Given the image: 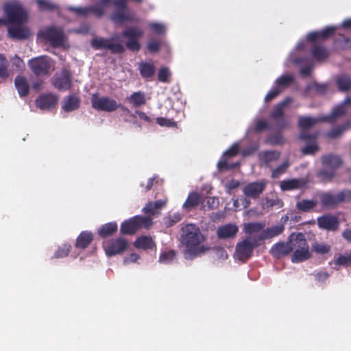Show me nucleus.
Returning <instances> with one entry per match:
<instances>
[{
  "instance_id": "obj_1",
  "label": "nucleus",
  "mask_w": 351,
  "mask_h": 351,
  "mask_svg": "<svg viewBox=\"0 0 351 351\" xmlns=\"http://www.w3.org/2000/svg\"><path fill=\"white\" fill-rule=\"evenodd\" d=\"M182 230L181 242L186 247L184 252L185 256L189 254L195 256L209 249L208 247L200 245L205 238L199 228L195 225L186 224Z\"/></svg>"
},
{
  "instance_id": "obj_2",
  "label": "nucleus",
  "mask_w": 351,
  "mask_h": 351,
  "mask_svg": "<svg viewBox=\"0 0 351 351\" xmlns=\"http://www.w3.org/2000/svg\"><path fill=\"white\" fill-rule=\"evenodd\" d=\"M291 241L293 247L291 256L292 263H301L311 257L309 246L304 234L302 232L292 233Z\"/></svg>"
},
{
  "instance_id": "obj_3",
  "label": "nucleus",
  "mask_w": 351,
  "mask_h": 351,
  "mask_svg": "<svg viewBox=\"0 0 351 351\" xmlns=\"http://www.w3.org/2000/svg\"><path fill=\"white\" fill-rule=\"evenodd\" d=\"M38 38L45 43H48L53 47H64L66 37L62 27L57 26H47L40 29L38 33Z\"/></svg>"
},
{
  "instance_id": "obj_4",
  "label": "nucleus",
  "mask_w": 351,
  "mask_h": 351,
  "mask_svg": "<svg viewBox=\"0 0 351 351\" xmlns=\"http://www.w3.org/2000/svg\"><path fill=\"white\" fill-rule=\"evenodd\" d=\"M256 235L247 236L243 241L237 243L235 249V256L239 261L246 262L254 253V250L261 245Z\"/></svg>"
},
{
  "instance_id": "obj_5",
  "label": "nucleus",
  "mask_w": 351,
  "mask_h": 351,
  "mask_svg": "<svg viewBox=\"0 0 351 351\" xmlns=\"http://www.w3.org/2000/svg\"><path fill=\"white\" fill-rule=\"evenodd\" d=\"M92 107L98 111L114 112L120 108L123 111L130 113V110L125 106L118 104L117 101L110 97H99L97 94H93L90 99Z\"/></svg>"
},
{
  "instance_id": "obj_6",
  "label": "nucleus",
  "mask_w": 351,
  "mask_h": 351,
  "mask_svg": "<svg viewBox=\"0 0 351 351\" xmlns=\"http://www.w3.org/2000/svg\"><path fill=\"white\" fill-rule=\"evenodd\" d=\"M152 223L150 217L136 215L124 221L121 225L120 232L122 234H133L142 228L148 229Z\"/></svg>"
},
{
  "instance_id": "obj_7",
  "label": "nucleus",
  "mask_w": 351,
  "mask_h": 351,
  "mask_svg": "<svg viewBox=\"0 0 351 351\" xmlns=\"http://www.w3.org/2000/svg\"><path fill=\"white\" fill-rule=\"evenodd\" d=\"M4 12L8 22L18 25L23 24L27 19V14L23 5L19 2H12L4 5Z\"/></svg>"
},
{
  "instance_id": "obj_8",
  "label": "nucleus",
  "mask_w": 351,
  "mask_h": 351,
  "mask_svg": "<svg viewBox=\"0 0 351 351\" xmlns=\"http://www.w3.org/2000/svg\"><path fill=\"white\" fill-rule=\"evenodd\" d=\"M143 35V31L136 27H130L122 32V36L128 39L126 47L133 51H140L141 45L138 41Z\"/></svg>"
},
{
  "instance_id": "obj_9",
  "label": "nucleus",
  "mask_w": 351,
  "mask_h": 351,
  "mask_svg": "<svg viewBox=\"0 0 351 351\" xmlns=\"http://www.w3.org/2000/svg\"><path fill=\"white\" fill-rule=\"evenodd\" d=\"M321 120L322 119L311 117H300L298 119V126L301 129L300 138L302 141L316 139L318 134H309L307 130Z\"/></svg>"
},
{
  "instance_id": "obj_10",
  "label": "nucleus",
  "mask_w": 351,
  "mask_h": 351,
  "mask_svg": "<svg viewBox=\"0 0 351 351\" xmlns=\"http://www.w3.org/2000/svg\"><path fill=\"white\" fill-rule=\"evenodd\" d=\"M128 241L122 237L110 239L104 244L106 254L112 256L123 253L128 247Z\"/></svg>"
},
{
  "instance_id": "obj_11",
  "label": "nucleus",
  "mask_w": 351,
  "mask_h": 351,
  "mask_svg": "<svg viewBox=\"0 0 351 351\" xmlns=\"http://www.w3.org/2000/svg\"><path fill=\"white\" fill-rule=\"evenodd\" d=\"M28 65L31 71L37 76L49 73L51 64L47 56H38L30 59Z\"/></svg>"
},
{
  "instance_id": "obj_12",
  "label": "nucleus",
  "mask_w": 351,
  "mask_h": 351,
  "mask_svg": "<svg viewBox=\"0 0 351 351\" xmlns=\"http://www.w3.org/2000/svg\"><path fill=\"white\" fill-rule=\"evenodd\" d=\"M239 152V146L235 143L232 145L223 155V157L217 163V169L219 171L233 169L239 166V162L231 163L228 162V158L237 156Z\"/></svg>"
},
{
  "instance_id": "obj_13",
  "label": "nucleus",
  "mask_w": 351,
  "mask_h": 351,
  "mask_svg": "<svg viewBox=\"0 0 351 351\" xmlns=\"http://www.w3.org/2000/svg\"><path fill=\"white\" fill-rule=\"evenodd\" d=\"M53 85L59 90H66L72 86V74L68 69H63L53 78Z\"/></svg>"
},
{
  "instance_id": "obj_14",
  "label": "nucleus",
  "mask_w": 351,
  "mask_h": 351,
  "mask_svg": "<svg viewBox=\"0 0 351 351\" xmlns=\"http://www.w3.org/2000/svg\"><path fill=\"white\" fill-rule=\"evenodd\" d=\"M291 98L287 97L280 104L275 106L272 112L271 113V118L275 121L276 125L280 129L286 128L289 123L284 119V107L291 102Z\"/></svg>"
},
{
  "instance_id": "obj_15",
  "label": "nucleus",
  "mask_w": 351,
  "mask_h": 351,
  "mask_svg": "<svg viewBox=\"0 0 351 351\" xmlns=\"http://www.w3.org/2000/svg\"><path fill=\"white\" fill-rule=\"evenodd\" d=\"M266 185L264 180L250 182L244 186L243 193L247 197L256 199L265 190Z\"/></svg>"
},
{
  "instance_id": "obj_16",
  "label": "nucleus",
  "mask_w": 351,
  "mask_h": 351,
  "mask_svg": "<svg viewBox=\"0 0 351 351\" xmlns=\"http://www.w3.org/2000/svg\"><path fill=\"white\" fill-rule=\"evenodd\" d=\"M317 226L323 230L335 231L339 228V221L335 215L327 214L317 218Z\"/></svg>"
},
{
  "instance_id": "obj_17",
  "label": "nucleus",
  "mask_w": 351,
  "mask_h": 351,
  "mask_svg": "<svg viewBox=\"0 0 351 351\" xmlns=\"http://www.w3.org/2000/svg\"><path fill=\"white\" fill-rule=\"evenodd\" d=\"M291 252H293V247L291 241V235L289 237V241L287 242L277 243L271 247L270 250L271 255L276 258L284 257Z\"/></svg>"
},
{
  "instance_id": "obj_18",
  "label": "nucleus",
  "mask_w": 351,
  "mask_h": 351,
  "mask_svg": "<svg viewBox=\"0 0 351 351\" xmlns=\"http://www.w3.org/2000/svg\"><path fill=\"white\" fill-rule=\"evenodd\" d=\"M336 28L334 27H326L321 31H314L307 35V40L313 43L317 40H324L331 37L335 32Z\"/></svg>"
},
{
  "instance_id": "obj_19",
  "label": "nucleus",
  "mask_w": 351,
  "mask_h": 351,
  "mask_svg": "<svg viewBox=\"0 0 351 351\" xmlns=\"http://www.w3.org/2000/svg\"><path fill=\"white\" fill-rule=\"evenodd\" d=\"M284 230L285 226L283 224H278L271 227L267 228L256 236L258 238V239L261 243L263 241L269 239L280 235L283 232Z\"/></svg>"
},
{
  "instance_id": "obj_20",
  "label": "nucleus",
  "mask_w": 351,
  "mask_h": 351,
  "mask_svg": "<svg viewBox=\"0 0 351 351\" xmlns=\"http://www.w3.org/2000/svg\"><path fill=\"white\" fill-rule=\"evenodd\" d=\"M57 97L52 94L40 95L36 100V106L40 109H49L57 104Z\"/></svg>"
},
{
  "instance_id": "obj_21",
  "label": "nucleus",
  "mask_w": 351,
  "mask_h": 351,
  "mask_svg": "<svg viewBox=\"0 0 351 351\" xmlns=\"http://www.w3.org/2000/svg\"><path fill=\"white\" fill-rule=\"evenodd\" d=\"M322 164L324 167H330L337 170L343 164L341 158L335 154H326L322 157Z\"/></svg>"
},
{
  "instance_id": "obj_22",
  "label": "nucleus",
  "mask_w": 351,
  "mask_h": 351,
  "mask_svg": "<svg viewBox=\"0 0 351 351\" xmlns=\"http://www.w3.org/2000/svg\"><path fill=\"white\" fill-rule=\"evenodd\" d=\"M14 86L21 97H24L29 95V84L25 76H16L14 78Z\"/></svg>"
},
{
  "instance_id": "obj_23",
  "label": "nucleus",
  "mask_w": 351,
  "mask_h": 351,
  "mask_svg": "<svg viewBox=\"0 0 351 351\" xmlns=\"http://www.w3.org/2000/svg\"><path fill=\"white\" fill-rule=\"evenodd\" d=\"M239 231L236 225L228 223L218 228L217 234L219 239H226L233 238Z\"/></svg>"
},
{
  "instance_id": "obj_24",
  "label": "nucleus",
  "mask_w": 351,
  "mask_h": 351,
  "mask_svg": "<svg viewBox=\"0 0 351 351\" xmlns=\"http://www.w3.org/2000/svg\"><path fill=\"white\" fill-rule=\"evenodd\" d=\"M138 71L141 77L144 79H152L156 73V66L154 62L142 61L138 64Z\"/></svg>"
},
{
  "instance_id": "obj_25",
  "label": "nucleus",
  "mask_w": 351,
  "mask_h": 351,
  "mask_svg": "<svg viewBox=\"0 0 351 351\" xmlns=\"http://www.w3.org/2000/svg\"><path fill=\"white\" fill-rule=\"evenodd\" d=\"M110 16V19L115 24H121L125 21H133L134 18L130 14L128 8H117Z\"/></svg>"
},
{
  "instance_id": "obj_26",
  "label": "nucleus",
  "mask_w": 351,
  "mask_h": 351,
  "mask_svg": "<svg viewBox=\"0 0 351 351\" xmlns=\"http://www.w3.org/2000/svg\"><path fill=\"white\" fill-rule=\"evenodd\" d=\"M94 239V234L90 231H82L76 239L75 247L84 250L88 247Z\"/></svg>"
},
{
  "instance_id": "obj_27",
  "label": "nucleus",
  "mask_w": 351,
  "mask_h": 351,
  "mask_svg": "<svg viewBox=\"0 0 351 351\" xmlns=\"http://www.w3.org/2000/svg\"><path fill=\"white\" fill-rule=\"evenodd\" d=\"M80 106V99L75 95H70L64 98L62 108L64 111L69 112L77 110Z\"/></svg>"
},
{
  "instance_id": "obj_28",
  "label": "nucleus",
  "mask_w": 351,
  "mask_h": 351,
  "mask_svg": "<svg viewBox=\"0 0 351 351\" xmlns=\"http://www.w3.org/2000/svg\"><path fill=\"white\" fill-rule=\"evenodd\" d=\"M321 203L326 208H335L339 204L337 194L326 192L320 195Z\"/></svg>"
},
{
  "instance_id": "obj_29",
  "label": "nucleus",
  "mask_w": 351,
  "mask_h": 351,
  "mask_svg": "<svg viewBox=\"0 0 351 351\" xmlns=\"http://www.w3.org/2000/svg\"><path fill=\"white\" fill-rule=\"evenodd\" d=\"M8 34L10 38L16 40H23L27 38L30 35V32L27 27L20 26H10L8 29Z\"/></svg>"
},
{
  "instance_id": "obj_30",
  "label": "nucleus",
  "mask_w": 351,
  "mask_h": 351,
  "mask_svg": "<svg viewBox=\"0 0 351 351\" xmlns=\"http://www.w3.org/2000/svg\"><path fill=\"white\" fill-rule=\"evenodd\" d=\"M306 182L303 179L293 178L285 180L280 182V189L282 191H291L304 186Z\"/></svg>"
},
{
  "instance_id": "obj_31",
  "label": "nucleus",
  "mask_w": 351,
  "mask_h": 351,
  "mask_svg": "<svg viewBox=\"0 0 351 351\" xmlns=\"http://www.w3.org/2000/svg\"><path fill=\"white\" fill-rule=\"evenodd\" d=\"M203 202L204 199L198 193L192 192L188 195L183 204V208L186 210H191L197 206L200 203L202 204Z\"/></svg>"
},
{
  "instance_id": "obj_32",
  "label": "nucleus",
  "mask_w": 351,
  "mask_h": 351,
  "mask_svg": "<svg viewBox=\"0 0 351 351\" xmlns=\"http://www.w3.org/2000/svg\"><path fill=\"white\" fill-rule=\"evenodd\" d=\"M134 245L138 249L153 250L156 245L152 238L149 236H141L136 239Z\"/></svg>"
},
{
  "instance_id": "obj_33",
  "label": "nucleus",
  "mask_w": 351,
  "mask_h": 351,
  "mask_svg": "<svg viewBox=\"0 0 351 351\" xmlns=\"http://www.w3.org/2000/svg\"><path fill=\"white\" fill-rule=\"evenodd\" d=\"M317 206V201L315 199H302L296 202L295 208L302 213L312 211Z\"/></svg>"
},
{
  "instance_id": "obj_34",
  "label": "nucleus",
  "mask_w": 351,
  "mask_h": 351,
  "mask_svg": "<svg viewBox=\"0 0 351 351\" xmlns=\"http://www.w3.org/2000/svg\"><path fill=\"white\" fill-rule=\"evenodd\" d=\"M330 265L336 270H338L341 266L347 267L348 265H351L350 254L348 256L341 254H336L333 260L330 262Z\"/></svg>"
},
{
  "instance_id": "obj_35",
  "label": "nucleus",
  "mask_w": 351,
  "mask_h": 351,
  "mask_svg": "<svg viewBox=\"0 0 351 351\" xmlns=\"http://www.w3.org/2000/svg\"><path fill=\"white\" fill-rule=\"evenodd\" d=\"M336 85L340 92H347L351 89V76L340 75L336 78Z\"/></svg>"
},
{
  "instance_id": "obj_36",
  "label": "nucleus",
  "mask_w": 351,
  "mask_h": 351,
  "mask_svg": "<svg viewBox=\"0 0 351 351\" xmlns=\"http://www.w3.org/2000/svg\"><path fill=\"white\" fill-rule=\"evenodd\" d=\"M118 229L116 222H109L104 224L98 230L99 235L102 238H106L113 234Z\"/></svg>"
},
{
  "instance_id": "obj_37",
  "label": "nucleus",
  "mask_w": 351,
  "mask_h": 351,
  "mask_svg": "<svg viewBox=\"0 0 351 351\" xmlns=\"http://www.w3.org/2000/svg\"><path fill=\"white\" fill-rule=\"evenodd\" d=\"M346 110L343 104L335 107L330 115L322 118V121L326 122H332L337 119L342 117L346 114Z\"/></svg>"
},
{
  "instance_id": "obj_38",
  "label": "nucleus",
  "mask_w": 351,
  "mask_h": 351,
  "mask_svg": "<svg viewBox=\"0 0 351 351\" xmlns=\"http://www.w3.org/2000/svg\"><path fill=\"white\" fill-rule=\"evenodd\" d=\"M127 99L134 107L141 106L146 103L145 95L141 91L133 93Z\"/></svg>"
},
{
  "instance_id": "obj_39",
  "label": "nucleus",
  "mask_w": 351,
  "mask_h": 351,
  "mask_svg": "<svg viewBox=\"0 0 351 351\" xmlns=\"http://www.w3.org/2000/svg\"><path fill=\"white\" fill-rule=\"evenodd\" d=\"M350 128H351V121H347L344 123L331 129L327 136L330 138H335L340 136L346 130Z\"/></svg>"
},
{
  "instance_id": "obj_40",
  "label": "nucleus",
  "mask_w": 351,
  "mask_h": 351,
  "mask_svg": "<svg viewBox=\"0 0 351 351\" xmlns=\"http://www.w3.org/2000/svg\"><path fill=\"white\" fill-rule=\"evenodd\" d=\"M280 156V152L278 151L268 150L264 151L260 154V158L265 164L276 161Z\"/></svg>"
},
{
  "instance_id": "obj_41",
  "label": "nucleus",
  "mask_w": 351,
  "mask_h": 351,
  "mask_svg": "<svg viewBox=\"0 0 351 351\" xmlns=\"http://www.w3.org/2000/svg\"><path fill=\"white\" fill-rule=\"evenodd\" d=\"M336 176V170L330 167L323 166L317 173V176L324 182H330Z\"/></svg>"
},
{
  "instance_id": "obj_42",
  "label": "nucleus",
  "mask_w": 351,
  "mask_h": 351,
  "mask_svg": "<svg viewBox=\"0 0 351 351\" xmlns=\"http://www.w3.org/2000/svg\"><path fill=\"white\" fill-rule=\"evenodd\" d=\"M294 77L292 75H282L275 81V85L277 88L282 90L290 86L294 82Z\"/></svg>"
},
{
  "instance_id": "obj_43",
  "label": "nucleus",
  "mask_w": 351,
  "mask_h": 351,
  "mask_svg": "<svg viewBox=\"0 0 351 351\" xmlns=\"http://www.w3.org/2000/svg\"><path fill=\"white\" fill-rule=\"evenodd\" d=\"M264 227L265 224L262 223H248L245 225L244 231L249 236H253V234L261 232Z\"/></svg>"
},
{
  "instance_id": "obj_44",
  "label": "nucleus",
  "mask_w": 351,
  "mask_h": 351,
  "mask_svg": "<svg viewBox=\"0 0 351 351\" xmlns=\"http://www.w3.org/2000/svg\"><path fill=\"white\" fill-rule=\"evenodd\" d=\"M177 253V251L174 250L162 252L159 256L158 261L163 264L171 263L176 258Z\"/></svg>"
},
{
  "instance_id": "obj_45",
  "label": "nucleus",
  "mask_w": 351,
  "mask_h": 351,
  "mask_svg": "<svg viewBox=\"0 0 351 351\" xmlns=\"http://www.w3.org/2000/svg\"><path fill=\"white\" fill-rule=\"evenodd\" d=\"M9 66V62L6 58L5 56L3 53H0V77L2 79H7L9 75V71L8 70Z\"/></svg>"
},
{
  "instance_id": "obj_46",
  "label": "nucleus",
  "mask_w": 351,
  "mask_h": 351,
  "mask_svg": "<svg viewBox=\"0 0 351 351\" xmlns=\"http://www.w3.org/2000/svg\"><path fill=\"white\" fill-rule=\"evenodd\" d=\"M311 54L317 60H322L328 57L327 50L322 46H314L311 49Z\"/></svg>"
},
{
  "instance_id": "obj_47",
  "label": "nucleus",
  "mask_w": 351,
  "mask_h": 351,
  "mask_svg": "<svg viewBox=\"0 0 351 351\" xmlns=\"http://www.w3.org/2000/svg\"><path fill=\"white\" fill-rule=\"evenodd\" d=\"M72 246L70 243H64L61 246H59L58 250L55 252L54 255L52 258H60L66 257L69 255Z\"/></svg>"
},
{
  "instance_id": "obj_48",
  "label": "nucleus",
  "mask_w": 351,
  "mask_h": 351,
  "mask_svg": "<svg viewBox=\"0 0 351 351\" xmlns=\"http://www.w3.org/2000/svg\"><path fill=\"white\" fill-rule=\"evenodd\" d=\"M110 39L104 38H95L92 39L90 43L93 48L96 50L107 49Z\"/></svg>"
},
{
  "instance_id": "obj_49",
  "label": "nucleus",
  "mask_w": 351,
  "mask_h": 351,
  "mask_svg": "<svg viewBox=\"0 0 351 351\" xmlns=\"http://www.w3.org/2000/svg\"><path fill=\"white\" fill-rule=\"evenodd\" d=\"M171 73L168 67H162L159 69L158 73V80L164 83L170 82Z\"/></svg>"
},
{
  "instance_id": "obj_50",
  "label": "nucleus",
  "mask_w": 351,
  "mask_h": 351,
  "mask_svg": "<svg viewBox=\"0 0 351 351\" xmlns=\"http://www.w3.org/2000/svg\"><path fill=\"white\" fill-rule=\"evenodd\" d=\"M315 140L316 139L304 141L308 143V145L302 150L304 155L313 154L318 150L319 147Z\"/></svg>"
},
{
  "instance_id": "obj_51",
  "label": "nucleus",
  "mask_w": 351,
  "mask_h": 351,
  "mask_svg": "<svg viewBox=\"0 0 351 351\" xmlns=\"http://www.w3.org/2000/svg\"><path fill=\"white\" fill-rule=\"evenodd\" d=\"M290 164L288 161H285L283 163L278 166L276 168L273 169L271 173V177L274 178H277L280 176L282 174L285 173Z\"/></svg>"
},
{
  "instance_id": "obj_52",
  "label": "nucleus",
  "mask_w": 351,
  "mask_h": 351,
  "mask_svg": "<svg viewBox=\"0 0 351 351\" xmlns=\"http://www.w3.org/2000/svg\"><path fill=\"white\" fill-rule=\"evenodd\" d=\"M338 196V201L339 204L345 202V203H350L351 202V190L350 189H343L337 193Z\"/></svg>"
},
{
  "instance_id": "obj_53",
  "label": "nucleus",
  "mask_w": 351,
  "mask_h": 351,
  "mask_svg": "<svg viewBox=\"0 0 351 351\" xmlns=\"http://www.w3.org/2000/svg\"><path fill=\"white\" fill-rule=\"evenodd\" d=\"M107 49H109L113 54H120L125 51V47L123 45L120 43H113L110 40L108 45Z\"/></svg>"
},
{
  "instance_id": "obj_54",
  "label": "nucleus",
  "mask_w": 351,
  "mask_h": 351,
  "mask_svg": "<svg viewBox=\"0 0 351 351\" xmlns=\"http://www.w3.org/2000/svg\"><path fill=\"white\" fill-rule=\"evenodd\" d=\"M143 212L147 215L146 217H149L152 219V216H154L159 213L157 209L155 208L153 202H149L148 203H147L146 205L143 208Z\"/></svg>"
},
{
  "instance_id": "obj_55",
  "label": "nucleus",
  "mask_w": 351,
  "mask_h": 351,
  "mask_svg": "<svg viewBox=\"0 0 351 351\" xmlns=\"http://www.w3.org/2000/svg\"><path fill=\"white\" fill-rule=\"evenodd\" d=\"M312 250L317 254H325L330 251V247L326 244L317 243L312 246Z\"/></svg>"
},
{
  "instance_id": "obj_56",
  "label": "nucleus",
  "mask_w": 351,
  "mask_h": 351,
  "mask_svg": "<svg viewBox=\"0 0 351 351\" xmlns=\"http://www.w3.org/2000/svg\"><path fill=\"white\" fill-rule=\"evenodd\" d=\"M265 203L267 207L277 206L278 208H282L284 204L283 202L277 196L271 198L266 197Z\"/></svg>"
},
{
  "instance_id": "obj_57",
  "label": "nucleus",
  "mask_w": 351,
  "mask_h": 351,
  "mask_svg": "<svg viewBox=\"0 0 351 351\" xmlns=\"http://www.w3.org/2000/svg\"><path fill=\"white\" fill-rule=\"evenodd\" d=\"M160 43L156 40H152L147 43V47L149 53H154L160 51Z\"/></svg>"
},
{
  "instance_id": "obj_58",
  "label": "nucleus",
  "mask_w": 351,
  "mask_h": 351,
  "mask_svg": "<svg viewBox=\"0 0 351 351\" xmlns=\"http://www.w3.org/2000/svg\"><path fill=\"white\" fill-rule=\"evenodd\" d=\"M267 142L274 145H282L285 143V139L281 134L278 133L270 136L267 139Z\"/></svg>"
},
{
  "instance_id": "obj_59",
  "label": "nucleus",
  "mask_w": 351,
  "mask_h": 351,
  "mask_svg": "<svg viewBox=\"0 0 351 351\" xmlns=\"http://www.w3.org/2000/svg\"><path fill=\"white\" fill-rule=\"evenodd\" d=\"M156 123L160 126H166L169 128L177 126V123L176 121L163 117L157 118Z\"/></svg>"
},
{
  "instance_id": "obj_60",
  "label": "nucleus",
  "mask_w": 351,
  "mask_h": 351,
  "mask_svg": "<svg viewBox=\"0 0 351 351\" xmlns=\"http://www.w3.org/2000/svg\"><path fill=\"white\" fill-rule=\"evenodd\" d=\"M10 61L12 66H15L17 70H23L25 67L23 60L16 54L10 59Z\"/></svg>"
},
{
  "instance_id": "obj_61",
  "label": "nucleus",
  "mask_w": 351,
  "mask_h": 351,
  "mask_svg": "<svg viewBox=\"0 0 351 351\" xmlns=\"http://www.w3.org/2000/svg\"><path fill=\"white\" fill-rule=\"evenodd\" d=\"M281 93V90L276 86L274 87L269 90L265 97V101L266 102L270 101L276 97Z\"/></svg>"
},
{
  "instance_id": "obj_62",
  "label": "nucleus",
  "mask_w": 351,
  "mask_h": 351,
  "mask_svg": "<svg viewBox=\"0 0 351 351\" xmlns=\"http://www.w3.org/2000/svg\"><path fill=\"white\" fill-rule=\"evenodd\" d=\"M149 27L152 31L158 34H162L165 32V27L161 23H152L149 24Z\"/></svg>"
},
{
  "instance_id": "obj_63",
  "label": "nucleus",
  "mask_w": 351,
  "mask_h": 351,
  "mask_svg": "<svg viewBox=\"0 0 351 351\" xmlns=\"http://www.w3.org/2000/svg\"><path fill=\"white\" fill-rule=\"evenodd\" d=\"M206 204L208 209L217 208L219 205V199L216 197H208Z\"/></svg>"
},
{
  "instance_id": "obj_64",
  "label": "nucleus",
  "mask_w": 351,
  "mask_h": 351,
  "mask_svg": "<svg viewBox=\"0 0 351 351\" xmlns=\"http://www.w3.org/2000/svg\"><path fill=\"white\" fill-rule=\"evenodd\" d=\"M313 89L316 93L324 95L328 90V85L326 84L315 83L313 84Z\"/></svg>"
}]
</instances>
